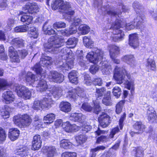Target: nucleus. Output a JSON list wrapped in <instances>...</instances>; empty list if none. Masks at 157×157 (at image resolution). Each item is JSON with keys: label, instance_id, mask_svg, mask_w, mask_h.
I'll list each match as a JSON object with an SVG mask.
<instances>
[{"label": "nucleus", "instance_id": "obj_1", "mask_svg": "<svg viewBox=\"0 0 157 157\" xmlns=\"http://www.w3.org/2000/svg\"><path fill=\"white\" fill-rule=\"evenodd\" d=\"M113 78L118 84L124 82L127 88L131 89L132 93L133 92L134 79L124 67H120L116 66L114 69Z\"/></svg>", "mask_w": 157, "mask_h": 157}, {"label": "nucleus", "instance_id": "obj_2", "mask_svg": "<svg viewBox=\"0 0 157 157\" xmlns=\"http://www.w3.org/2000/svg\"><path fill=\"white\" fill-rule=\"evenodd\" d=\"M59 53L62 59L65 60V63H64L60 67V69L62 71L69 70L73 66V54L70 48L68 47L63 48Z\"/></svg>", "mask_w": 157, "mask_h": 157}, {"label": "nucleus", "instance_id": "obj_3", "mask_svg": "<svg viewBox=\"0 0 157 157\" xmlns=\"http://www.w3.org/2000/svg\"><path fill=\"white\" fill-rule=\"evenodd\" d=\"M53 9L55 10L57 9L63 10V12L68 16L73 15L75 12L71 10L70 5L69 2H64L62 0H56L51 5Z\"/></svg>", "mask_w": 157, "mask_h": 157}, {"label": "nucleus", "instance_id": "obj_4", "mask_svg": "<svg viewBox=\"0 0 157 157\" xmlns=\"http://www.w3.org/2000/svg\"><path fill=\"white\" fill-rule=\"evenodd\" d=\"M13 121L16 125L19 127H26L30 124L32 120L29 115L25 114L22 115L18 114L14 116Z\"/></svg>", "mask_w": 157, "mask_h": 157}, {"label": "nucleus", "instance_id": "obj_5", "mask_svg": "<svg viewBox=\"0 0 157 157\" xmlns=\"http://www.w3.org/2000/svg\"><path fill=\"white\" fill-rule=\"evenodd\" d=\"M51 57L43 56L40 59V60L39 63H37L33 67V70L37 74L45 75V71L43 70L40 66L46 67L51 64Z\"/></svg>", "mask_w": 157, "mask_h": 157}, {"label": "nucleus", "instance_id": "obj_6", "mask_svg": "<svg viewBox=\"0 0 157 157\" xmlns=\"http://www.w3.org/2000/svg\"><path fill=\"white\" fill-rule=\"evenodd\" d=\"M59 40H56L54 36L48 39V42L44 45L45 51L46 52H52L55 53H57L61 44Z\"/></svg>", "mask_w": 157, "mask_h": 157}, {"label": "nucleus", "instance_id": "obj_7", "mask_svg": "<svg viewBox=\"0 0 157 157\" xmlns=\"http://www.w3.org/2000/svg\"><path fill=\"white\" fill-rule=\"evenodd\" d=\"M121 21L117 19L115 21L113 29V33L115 35L113 37V40L116 42H118L124 39V32L120 29L121 27H123L121 25Z\"/></svg>", "mask_w": 157, "mask_h": 157}, {"label": "nucleus", "instance_id": "obj_8", "mask_svg": "<svg viewBox=\"0 0 157 157\" xmlns=\"http://www.w3.org/2000/svg\"><path fill=\"white\" fill-rule=\"evenodd\" d=\"M95 49L94 52L91 51L88 53L86 57L90 62L96 64L102 59L104 52L101 50Z\"/></svg>", "mask_w": 157, "mask_h": 157}, {"label": "nucleus", "instance_id": "obj_9", "mask_svg": "<svg viewBox=\"0 0 157 157\" xmlns=\"http://www.w3.org/2000/svg\"><path fill=\"white\" fill-rule=\"evenodd\" d=\"M14 90L18 96L25 99H29L31 96L32 92L25 86L21 85L15 84Z\"/></svg>", "mask_w": 157, "mask_h": 157}, {"label": "nucleus", "instance_id": "obj_10", "mask_svg": "<svg viewBox=\"0 0 157 157\" xmlns=\"http://www.w3.org/2000/svg\"><path fill=\"white\" fill-rule=\"evenodd\" d=\"M85 96L84 90L83 89L78 87L76 89H71L67 93L66 97L71 100L75 101L78 97L84 98Z\"/></svg>", "mask_w": 157, "mask_h": 157}, {"label": "nucleus", "instance_id": "obj_11", "mask_svg": "<svg viewBox=\"0 0 157 157\" xmlns=\"http://www.w3.org/2000/svg\"><path fill=\"white\" fill-rule=\"evenodd\" d=\"M108 48L109 51L110 57L113 62L117 64L120 63V60L115 59L119 53V48L114 45H110L108 46Z\"/></svg>", "mask_w": 157, "mask_h": 157}, {"label": "nucleus", "instance_id": "obj_12", "mask_svg": "<svg viewBox=\"0 0 157 157\" xmlns=\"http://www.w3.org/2000/svg\"><path fill=\"white\" fill-rule=\"evenodd\" d=\"M41 76L40 79H36V82L34 85V86L36 87V90L38 91L43 92L45 91L48 88V86L45 80L43 79L45 75L42 74L40 75Z\"/></svg>", "mask_w": 157, "mask_h": 157}, {"label": "nucleus", "instance_id": "obj_13", "mask_svg": "<svg viewBox=\"0 0 157 157\" xmlns=\"http://www.w3.org/2000/svg\"><path fill=\"white\" fill-rule=\"evenodd\" d=\"M48 78L52 81L60 83L64 79V76L62 74L55 71L50 72L48 75Z\"/></svg>", "mask_w": 157, "mask_h": 157}, {"label": "nucleus", "instance_id": "obj_14", "mask_svg": "<svg viewBox=\"0 0 157 157\" xmlns=\"http://www.w3.org/2000/svg\"><path fill=\"white\" fill-rule=\"evenodd\" d=\"M23 10L24 11L25 13L28 12L29 13L33 14L39 11V8L35 3H28L23 7Z\"/></svg>", "mask_w": 157, "mask_h": 157}, {"label": "nucleus", "instance_id": "obj_15", "mask_svg": "<svg viewBox=\"0 0 157 157\" xmlns=\"http://www.w3.org/2000/svg\"><path fill=\"white\" fill-rule=\"evenodd\" d=\"M8 52L10 60L12 63H19L20 59L18 53L13 46L9 48Z\"/></svg>", "mask_w": 157, "mask_h": 157}, {"label": "nucleus", "instance_id": "obj_16", "mask_svg": "<svg viewBox=\"0 0 157 157\" xmlns=\"http://www.w3.org/2000/svg\"><path fill=\"white\" fill-rule=\"evenodd\" d=\"M145 17L144 16L140 13H137L136 17L134 19V23L136 22V26L137 29H140L141 31H143L145 25L143 24Z\"/></svg>", "mask_w": 157, "mask_h": 157}, {"label": "nucleus", "instance_id": "obj_17", "mask_svg": "<svg viewBox=\"0 0 157 157\" xmlns=\"http://www.w3.org/2000/svg\"><path fill=\"white\" fill-rule=\"evenodd\" d=\"M110 117L106 114L102 113L98 118V121L100 124L103 128L108 126L110 123Z\"/></svg>", "mask_w": 157, "mask_h": 157}, {"label": "nucleus", "instance_id": "obj_18", "mask_svg": "<svg viewBox=\"0 0 157 157\" xmlns=\"http://www.w3.org/2000/svg\"><path fill=\"white\" fill-rule=\"evenodd\" d=\"M64 130L68 132H76L80 130V126L75 124H71L69 121L64 123L63 125Z\"/></svg>", "mask_w": 157, "mask_h": 157}, {"label": "nucleus", "instance_id": "obj_19", "mask_svg": "<svg viewBox=\"0 0 157 157\" xmlns=\"http://www.w3.org/2000/svg\"><path fill=\"white\" fill-rule=\"evenodd\" d=\"M10 44L16 48H22L25 46V41L20 37L15 38L10 41Z\"/></svg>", "mask_w": 157, "mask_h": 157}, {"label": "nucleus", "instance_id": "obj_20", "mask_svg": "<svg viewBox=\"0 0 157 157\" xmlns=\"http://www.w3.org/2000/svg\"><path fill=\"white\" fill-rule=\"evenodd\" d=\"M42 141L40 136L36 135L34 136L32 143V149L36 150L39 149L41 146Z\"/></svg>", "mask_w": 157, "mask_h": 157}, {"label": "nucleus", "instance_id": "obj_21", "mask_svg": "<svg viewBox=\"0 0 157 157\" xmlns=\"http://www.w3.org/2000/svg\"><path fill=\"white\" fill-rule=\"evenodd\" d=\"M2 97L6 104H10L13 102L15 99L14 95L10 90L4 92L2 95Z\"/></svg>", "mask_w": 157, "mask_h": 157}, {"label": "nucleus", "instance_id": "obj_22", "mask_svg": "<svg viewBox=\"0 0 157 157\" xmlns=\"http://www.w3.org/2000/svg\"><path fill=\"white\" fill-rule=\"evenodd\" d=\"M43 109H48L54 104V101L50 97H45L40 100Z\"/></svg>", "mask_w": 157, "mask_h": 157}, {"label": "nucleus", "instance_id": "obj_23", "mask_svg": "<svg viewBox=\"0 0 157 157\" xmlns=\"http://www.w3.org/2000/svg\"><path fill=\"white\" fill-rule=\"evenodd\" d=\"M100 68L104 74L109 75L112 69L111 66L109 65L107 61H102L100 64Z\"/></svg>", "mask_w": 157, "mask_h": 157}, {"label": "nucleus", "instance_id": "obj_24", "mask_svg": "<svg viewBox=\"0 0 157 157\" xmlns=\"http://www.w3.org/2000/svg\"><path fill=\"white\" fill-rule=\"evenodd\" d=\"M147 119L151 123L155 121L157 116L155 111L154 108L151 106H149L147 111Z\"/></svg>", "mask_w": 157, "mask_h": 157}, {"label": "nucleus", "instance_id": "obj_25", "mask_svg": "<svg viewBox=\"0 0 157 157\" xmlns=\"http://www.w3.org/2000/svg\"><path fill=\"white\" fill-rule=\"evenodd\" d=\"M28 148L25 146L21 145L18 147L15 151V153L22 157H25L28 155Z\"/></svg>", "mask_w": 157, "mask_h": 157}, {"label": "nucleus", "instance_id": "obj_26", "mask_svg": "<svg viewBox=\"0 0 157 157\" xmlns=\"http://www.w3.org/2000/svg\"><path fill=\"white\" fill-rule=\"evenodd\" d=\"M20 134V131L17 128H11L9 130L8 136L12 141H14L17 139Z\"/></svg>", "mask_w": 157, "mask_h": 157}, {"label": "nucleus", "instance_id": "obj_27", "mask_svg": "<svg viewBox=\"0 0 157 157\" xmlns=\"http://www.w3.org/2000/svg\"><path fill=\"white\" fill-rule=\"evenodd\" d=\"M70 118L72 121L78 122L80 123H84L85 121V116L81 113H72Z\"/></svg>", "mask_w": 157, "mask_h": 157}, {"label": "nucleus", "instance_id": "obj_28", "mask_svg": "<svg viewBox=\"0 0 157 157\" xmlns=\"http://www.w3.org/2000/svg\"><path fill=\"white\" fill-rule=\"evenodd\" d=\"M129 44L134 48H137L138 46V37L137 34L135 33L129 35Z\"/></svg>", "mask_w": 157, "mask_h": 157}, {"label": "nucleus", "instance_id": "obj_29", "mask_svg": "<svg viewBox=\"0 0 157 157\" xmlns=\"http://www.w3.org/2000/svg\"><path fill=\"white\" fill-rule=\"evenodd\" d=\"M43 152L46 154L47 157H53L56 153V149L55 147L46 146L43 147Z\"/></svg>", "mask_w": 157, "mask_h": 157}, {"label": "nucleus", "instance_id": "obj_30", "mask_svg": "<svg viewBox=\"0 0 157 157\" xmlns=\"http://www.w3.org/2000/svg\"><path fill=\"white\" fill-rule=\"evenodd\" d=\"M122 59L123 61L129 64L131 67H134L136 65V63L132 55H125Z\"/></svg>", "mask_w": 157, "mask_h": 157}, {"label": "nucleus", "instance_id": "obj_31", "mask_svg": "<svg viewBox=\"0 0 157 157\" xmlns=\"http://www.w3.org/2000/svg\"><path fill=\"white\" fill-rule=\"evenodd\" d=\"M77 32V27L71 25L69 29H66L61 31V34L63 36H69Z\"/></svg>", "mask_w": 157, "mask_h": 157}, {"label": "nucleus", "instance_id": "obj_32", "mask_svg": "<svg viewBox=\"0 0 157 157\" xmlns=\"http://www.w3.org/2000/svg\"><path fill=\"white\" fill-rule=\"evenodd\" d=\"M60 109L65 113H68L71 110V104L67 102H61L59 105Z\"/></svg>", "mask_w": 157, "mask_h": 157}, {"label": "nucleus", "instance_id": "obj_33", "mask_svg": "<svg viewBox=\"0 0 157 157\" xmlns=\"http://www.w3.org/2000/svg\"><path fill=\"white\" fill-rule=\"evenodd\" d=\"M26 80L30 84H31L33 86H34L36 81L35 75L31 72H28L27 74Z\"/></svg>", "mask_w": 157, "mask_h": 157}, {"label": "nucleus", "instance_id": "obj_34", "mask_svg": "<svg viewBox=\"0 0 157 157\" xmlns=\"http://www.w3.org/2000/svg\"><path fill=\"white\" fill-rule=\"evenodd\" d=\"M68 78L71 82L77 84L78 83V77L76 71H73L68 74Z\"/></svg>", "mask_w": 157, "mask_h": 157}, {"label": "nucleus", "instance_id": "obj_35", "mask_svg": "<svg viewBox=\"0 0 157 157\" xmlns=\"http://www.w3.org/2000/svg\"><path fill=\"white\" fill-rule=\"evenodd\" d=\"M133 128L138 132H140V133L144 131L145 126L141 122H137L134 125Z\"/></svg>", "mask_w": 157, "mask_h": 157}, {"label": "nucleus", "instance_id": "obj_36", "mask_svg": "<svg viewBox=\"0 0 157 157\" xmlns=\"http://www.w3.org/2000/svg\"><path fill=\"white\" fill-rule=\"evenodd\" d=\"M60 146L63 148L69 149L72 147V144L68 140L64 139L60 141Z\"/></svg>", "mask_w": 157, "mask_h": 157}, {"label": "nucleus", "instance_id": "obj_37", "mask_svg": "<svg viewBox=\"0 0 157 157\" xmlns=\"http://www.w3.org/2000/svg\"><path fill=\"white\" fill-rule=\"evenodd\" d=\"M10 109L7 106H5L3 108L1 109V114L3 118L6 119L10 117L9 111Z\"/></svg>", "mask_w": 157, "mask_h": 157}, {"label": "nucleus", "instance_id": "obj_38", "mask_svg": "<svg viewBox=\"0 0 157 157\" xmlns=\"http://www.w3.org/2000/svg\"><path fill=\"white\" fill-rule=\"evenodd\" d=\"M146 66L148 68H150L152 71L155 70L156 68L155 61L149 58L147 59Z\"/></svg>", "mask_w": 157, "mask_h": 157}, {"label": "nucleus", "instance_id": "obj_39", "mask_svg": "<svg viewBox=\"0 0 157 157\" xmlns=\"http://www.w3.org/2000/svg\"><path fill=\"white\" fill-rule=\"evenodd\" d=\"M83 40L84 45L88 48H91L94 46V42L91 39L86 36H84Z\"/></svg>", "mask_w": 157, "mask_h": 157}, {"label": "nucleus", "instance_id": "obj_40", "mask_svg": "<svg viewBox=\"0 0 157 157\" xmlns=\"http://www.w3.org/2000/svg\"><path fill=\"white\" fill-rule=\"evenodd\" d=\"M94 105L92 107V110L96 114H98L101 110V108L100 105V102L97 100L93 101Z\"/></svg>", "mask_w": 157, "mask_h": 157}, {"label": "nucleus", "instance_id": "obj_41", "mask_svg": "<svg viewBox=\"0 0 157 157\" xmlns=\"http://www.w3.org/2000/svg\"><path fill=\"white\" fill-rule=\"evenodd\" d=\"M78 41L77 39L75 37H72L69 38L66 43L68 45H70V48H74L76 46Z\"/></svg>", "mask_w": 157, "mask_h": 157}, {"label": "nucleus", "instance_id": "obj_42", "mask_svg": "<svg viewBox=\"0 0 157 157\" xmlns=\"http://www.w3.org/2000/svg\"><path fill=\"white\" fill-rule=\"evenodd\" d=\"M33 17L27 14H24L21 17V21L23 22L26 23V24L29 25L33 20Z\"/></svg>", "mask_w": 157, "mask_h": 157}, {"label": "nucleus", "instance_id": "obj_43", "mask_svg": "<svg viewBox=\"0 0 157 157\" xmlns=\"http://www.w3.org/2000/svg\"><path fill=\"white\" fill-rule=\"evenodd\" d=\"M46 24V22H45L43 27L44 33L48 35L56 34L55 31L51 28L50 26L49 25L47 27L45 26Z\"/></svg>", "mask_w": 157, "mask_h": 157}, {"label": "nucleus", "instance_id": "obj_44", "mask_svg": "<svg viewBox=\"0 0 157 157\" xmlns=\"http://www.w3.org/2000/svg\"><path fill=\"white\" fill-rule=\"evenodd\" d=\"M80 33L83 35L88 33L90 31L89 27L85 25H80L78 28Z\"/></svg>", "mask_w": 157, "mask_h": 157}, {"label": "nucleus", "instance_id": "obj_45", "mask_svg": "<svg viewBox=\"0 0 157 157\" xmlns=\"http://www.w3.org/2000/svg\"><path fill=\"white\" fill-rule=\"evenodd\" d=\"M110 94V91L108 92L107 96L106 97H105L102 100V103L105 105L107 106L111 105L112 104L111 98L109 96Z\"/></svg>", "mask_w": 157, "mask_h": 157}, {"label": "nucleus", "instance_id": "obj_46", "mask_svg": "<svg viewBox=\"0 0 157 157\" xmlns=\"http://www.w3.org/2000/svg\"><path fill=\"white\" fill-rule=\"evenodd\" d=\"M62 90L59 87H54L53 89L52 94L55 97L58 98L62 95Z\"/></svg>", "mask_w": 157, "mask_h": 157}, {"label": "nucleus", "instance_id": "obj_47", "mask_svg": "<svg viewBox=\"0 0 157 157\" xmlns=\"http://www.w3.org/2000/svg\"><path fill=\"white\" fill-rule=\"evenodd\" d=\"M55 118V115L53 113H50L44 116V120L48 121V122H45V123L50 124L53 122Z\"/></svg>", "mask_w": 157, "mask_h": 157}, {"label": "nucleus", "instance_id": "obj_48", "mask_svg": "<svg viewBox=\"0 0 157 157\" xmlns=\"http://www.w3.org/2000/svg\"><path fill=\"white\" fill-rule=\"evenodd\" d=\"M111 139L109 136H101L97 138L96 143L97 144H100L101 142L105 143L110 141Z\"/></svg>", "mask_w": 157, "mask_h": 157}, {"label": "nucleus", "instance_id": "obj_49", "mask_svg": "<svg viewBox=\"0 0 157 157\" xmlns=\"http://www.w3.org/2000/svg\"><path fill=\"white\" fill-rule=\"evenodd\" d=\"M69 18H68V21L69 22H71V25H74V26L76 27L80 24L81 21L79 18L75 17L73 18L71 17H69Z\"/></svg>", "mask_w": 157, "mask_h": 157}, {"label": "nucleus", "instance_id": "obj_50", "mask_svg": "<svg viewBox=\"0 0 157 157\" xmlns=\"http://www.w3.org/2000/svg\"><path fill=\"white\" fill-rule=\"evenodd\" d=\"M77 142L81 144L85 143L87 139V136L83 134H81L77 136L76 138Z\"/></svg>", "mask_w": 157, "mask_h": 157}, {"label": "nucleus", "instance_id": "obj_51", "mask_svg": "<svg viewBox=\"0 0 157 157\" xmlns=\"http://www.w3.org/2000/svg\"><path fill=\"white\" fill-rule=\"evenodd\" d=\"M0 59L2 60H6L8 59L7 54L5 52L4 46L1 45H0Z\"/></svg>", "mask_w": 157, "mask_h": 157}, {"label": "nucleus", "instance_id": "obj_52", "mask_svg": "<svg viewBox=\"0 0 157 157\" xmlns=\"http://www.w3.org/2000/svg\"><path fill=\"white\" fill-rule=\"evenodd\" d=\"M28 30V26L26 25L17 26L14 29V31L17 33L25 32Z\"/></svg>", "mask_w": 157, "mask_h": 157}, {"label": "nucleus", "instance_id": "obj_53", "mask_svg": "<svg viewBox=\"0 0 157 157\" xmlns=\"http://www.w3.org/2000/svg\"><path fill=\"white\" fill-rule=\"evenodd\" d=\"M124 103V101H121L117 104L116 112L117 114H119L121 113L122 110L123 105Z\"/></svg>", "mask_w": 157, "mask_h": 157}, {"label": "nucleus", "instance_id": "obj_54", "mask_svg": "<svg viewBox=\"0 0 157 157\" xmlns=\"http://www.w3.org/2000/svg\"><path fill=\"white\" fill-rule=\"evenodd\" d=\"M33 108L35 110H38L43 109L41 100H37L34 101L33 106Z\"/></svg>", "mask_w": 157, "mask_h": 157}, {"label": "nucleus", "instance_id": "obj_55", "mask_svg": "<svg viewBox=\"0 0 157 157\" xmlns=\"http://www.w3.org/2000/svg\"><path fill=\"white\" fill-rule=\"evenodd\" d=\"M105 91V89L104 88H102L101 89H96V92L95 94V95L96 98V99L98 100V98L100 97H102L104 94Z\"/></svg>", "mask_w": 157, "mask_h": 157}, {"label": "nucleus", "instance_id": "obj_56", "mask_svg": "<svg viewBox=\"0 0 157 157\" xmlns=\"http://www.w3.org/2000/svg\"><path fill=\"white\" fill-rule=\"evenodd\" d=\"M144 149L142 147H139L135 150V157H143L144 155Z\"/></svg>", "mask_w": 157, "mask_h": 157}, {"label": "nucleus", "instance_id": "obj_57", "mask_svg": "<svg viewBox=\"0 0 157 157\" xmlns=\"http://www.w3.org/2000/svg\"><path fill=\"white\" fill-rule=\"evenodd\" d=\"M121 89L119 87L115 86L113 89V93L114 96L117 98H119L121 94Z\"/></svg>", "mask_w": 157, "mask_h": 157}, {"label": "nucleus", "instance_id": "obj_58", "mask_svg": "<svg viewBox=\"0 0 157 157\" xmlns=\"http://www.w3.org/2000/svg\"><path fill=\"white\" fill-rule=\"evenodd\" d=\"M53 27L55 29L64 28L66 27V24L62 21L56 22L53 24Z\"/></svg>", "mask_w": 157, "mask_h": 157}, {"label": "nucleus", "instance_id": "obj_59", "mask_svg": "<svg viewBox=\"0 0 157 157\" xmlns=\"http://www.w3.org/2000/svg\"><path fill=\"white\" fill-rule=\"evenodd\" d=\"M6 137V134L4 130L0 127V143L5 140Z\"/></svg>", "mask_w": 157, "mask_h": 157}, {"label": "nucleus", "instance_id": "obj_60", "mask_svg": "<svg viewBox=\"0 0 157 157\" xmlns=\"http://www.w3.org/2000/svg\"><path fill=\"white\" fill-rule=\"evenodd\" d=\"M81 108L87 112H90L92 110V107L88 103H83L82 105Z\"/></svg>", "mask_w": 157, "mask_h": 157}, {"label": "nucleus", "instance_id": "obj_61", "mask_svg": "<svg viewBox=\"0 0 157 157\" xmlns=\"http://www.w3.org/2000/svg\"><path fill=\"white\" fill-rule=\"evenodd\" d=\"M61 157H77V154L75 152H65L61 155Z\"/></svg>", "mask_w": 157, "mask_h": 157}, {"label": "nucleus", "instance_id": "obj_62", "mask_svg": "<svg viewBox=\"0 0 157 157\" xmlns=\"http://www.w3.org/2000/svg\"><path fill=\"white\" fill-rule=\"evenodd\" d=\"M92 80L89 75L86 74L84 75V82L87 85H90L92 83Z\"/></svg>", "mask_w": 157, "mask_h": 157}, {"label": "nucleus", "instance_id": "obj_63", "mask_svg": "<svg viewBox=\"0 0 157 157\" xmlns=\"http://www.w3.org/2000/svg\"><path fill=\"white\" fill-rule=\"evenodd\" d=\"M82 123H81V125H80L79 126H80V129L81 128L82 130V131H85L87 132L88 131L90 130L91 128V127L90 125H85Z\"/></svg>", "mask_w": 157, "mask_h": 157}, {"label": "nucleus", "instance_id": "obj_64", "mask_svg": "<svg viewBox=\"0 0 157 157\" xmlns=\"http://www.w3.org/2000/svg\"><path fill=\"white\" fill-rule=\"evenodd\" d=\"M83 59V57L82 55H79L77 56V62L81 67H83L85 65V61Z\"/></svg>", "mask_w": 157, "mask_h": 157}]
</instances>
